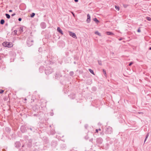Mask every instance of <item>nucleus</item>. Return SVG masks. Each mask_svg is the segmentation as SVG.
<instances>
[{
	"mask_svg": "<svg viewBox=\"0 0 151 151\" xmlns=\"http://www.w3.org/2000/svg\"><path fill=\"white\" fill-rule=\"evenodd\" d=\"M45 72L46 75H48L51 73L53 72V70L50 67H48L45 70Z\"/></svg>",
	"mask_w": 151,
	"mask_h": 151,
	"instance_id": "f257e3e1",
	"label": "nucleus"
},
{
	"mask_svg": "<svg viewBox=\"0 0 151 151\" xmlns=\"http://www.w3.org/2000/svg\"><path fill=\"white\" fill-rule=\"evenodd\" d=\"M112 132V128L109 127L105 129V133L106 134H111Z\"/></svg>",
	"mask_w": 151,
	"mask_h": 151,
	"instance_id": "f03ea898",
	"label": "nucleus"
},
{
	"mask_svg": "<svg viewBox=\"0 0 151 151\" xmlns=\"http://www.w3.org/2000/svg\"><path fill=\"white\" fill-rule=\"evenodd\" d=\"M3 44L4 46L8 47H10L13 46L12 43L9 42H4Z\"/></svg>",
	"mask_w": 151,
	"mask_h": 151,
	"instance_id": "7ed1b4c3",
	"label": "nucleus"
},
{
	"mask_svg": "<svg viewBox=\"0 0 151 151\" xmlns=\"http://www.w3.org/2000/svg\"><path fill=\"white\" fill-rule=\"evenodd\" d=\"M33 41L30 39H27V46L30 47L33 44Z\"/></svg>",
	"mask_w": 151,
	"mask_h": 151,
	"instance_id": "20e7f679",
	"label": "nucleus"
},
{
	"mask_svg": "<svg viewBox=\"0 0 151 151\" xmlns=\"http://www.w3.org/2000/svg\"><path fill=\"white\" fill-rule=\"evenodd\" d=\"M96 141L97 144L100 145L103 142V140L102 138L99 137L96 139Z\"/></svg>",
	"mask_w": 151,
	"mask_h": 151,
	"instance_id": "39448f33",
	"label": "nucleus"
},
{
	"mask_svg": "<svg viewBox=\"0 0 151 151\" xmlns=\"http://www.w3.org/2000/svg\"><path fill=\"white\" fill-rule=\"evenodd\" d=\"M69 35L74 38L76 39L77 37L75 33L72 32H69Z\"/></svg>",
	"mask_w": 151,
	"mask_h": 151,
	"instance_id": "423d86ee",
	"label": "nucleus"
},
{
	"mask_svg": "<svg viewBox=\"0 0 151 151\" xmlns=\"http://www.w3.org/2000/svg\"><path fill=\"white\" fill-rule=\"evenodd\" d=\"M61 76L59 72H57L55 75V78L57 79H58L60 78V77H61Z\"/></svg>",
	"mask_w": 151,
	"mask_h": 151,
	"instance_id": "0eeeda50",
	"label": "nucleus"
},
{
	"mask_svg": "<svg viewBox=\"0 0 151 151\" xmlns=\"http://www.w3.org/2000/svg\"><path fill=\"white\" fill-rule=\"evenodd\" d=\"M20 129L21 131L23 133H24L26 131V128L23 126H21Z\"/></svg>",
	"mask_w": 151,
	"mask_h": 151,
	"instance_id": "6e6552de",
	"label": "nucleus"
},
{
	"mask_svg": "<svg viewBox=\"0 0 151 151\" xmlns=\"http://www.w3.org/2000/svg\"><path fill=\"white\" fill-rule=\"evenodd\" d=\"M15 145L16 147L18 148L20 147L21 145V144L19 142H17L15 143Z\"/></svg>",
	"mask_w": 151,
	"mask_h": 151,
	"instance_id": "1a4fd4ad",
	"label": "nucleus"
},
{
	"mask_svg": "<svg viewBox=\"0 0 151 151\" xmlns=\"http://www.w3.org/2000/svg\"><path fill=\"white\" fill-rule=\"evenodd\" d=\"M40 26L42 29H44L46 27V24L44 22H42L40 24Z\"/></svg>",
	"mask_w": 151,
	"mask_h": 151,
	"instance_id": "9d476101",
	"label": "nucleus"
},
{
	"mask_svg": "<svg viewBox=\"0 0 151 151\" xmlns=\"http://www.w3.org/2000/svg\"><path fill=\"white\" fill-rule=\"evenodd\" d=\"M87 18L86 21L87 23H89L91 21V17L89 14H88L87 15Z\"/></svg>",
	"mask_w": 151,
	"mask_h": 151,
	"instance_id": "9b49d317",
	"label": "nucleus"
},
{
	"mask_svg": "<svg viewBox=\"0 0 151 151\" xmlns=\"http://www.w3.org/2000/svg\"><path fill=\"white\" fill-rule=\"evenodd\" d=\"M57 31L59 33H60L61 35H63V33L60 28V27H58L57 28Z\"/></svg>",
	"mask_w": 151,
	"mask_h": 151,
	"instance_id": "f8f14e48",
	"label": "nucleus"
},
{
	"mask_svg": "<svg viewBox=\"0 0 151 151\" xmlns=\"http://www.w3.org/2000/svg\"><path fill=\"white\" fill-rule=\"evenodd\" d=\"M44 67L43 66H41L39 68V71L42 73L43 72L44 70Z\"/></svg>",
	"mask_w": 151,
	"mask_h": 151,
	"instance_id": "ddd939ff",
	"label": "nucleus"
},
{
	"mask_svg": "<svg viewBox=\"0 0 151 151\" xmlns=\"http://www.w3.org/2000/svg\"><path fill=\"white\" fill-rule=\"evenodd\" d=\"M70 98L71 99H73L75 98V95L74 94H72L69 96Z\"/></svg>",
	"mask_w": 151,
	"mask_h": 151,
	"instance_id": "4468645a",
	"label": "nucleus"
},
{
	"mask_svg": "<svg viewBox=\"0 0 151 151\" xmlns=\"http://www.w3.org/2000/svg\"><path fill=\"white\" fill-rule=\"evenodd\" d=\"M57 145L56 142L55 141H52V145L53 147L56 146Z\"/></svg>",
	"mask_w": 151,
	"mask_h": 151,
	"instance_id": "2eb2a0df",
	"label": "nucleus"
},
{
	"mask_svg": "<svg viewBox=\"0 0 151 151\" xmlns=\"http://www.w3.org/2000/svg\"><path fill=\"white\" fill-rule=\"evenodd\" d=\"M93 20L97 24L99 22V20L96 18H94L93 19Z\"/></svg>",
	"mask_w": 151,
	"mask_h": 151,
	"instance_id": "dca6fc26",
	"label": "nucleus"
},
{
	"mask_svg": "<svg viewBox=\"0 0 151 151\" xmlns=\"http://www.w3.org/2000/svg\"><path fill=\"white\" fill-rule=\"evenodd\" d=\"M106 34H107V35H114L113 33L112 32L109 31L106 32Z\"/></svg>",
	"mask_w": 151,
	"mask_h": 151,
	"instance_id": "f3484780",
	"label": "nucleus"
},
{
	"mask_svg": "<svg viewBox=\"0 0 151 151\" xmlns=\"http://www.w3.org/2000/svg\"><path fill=\"white\" fill-rule=\"evenodd\" d=\"M23 27H20L19 31L21 33L23 32Z\"/></svg>",
	"mask_w": 151,
	"mask_h": 151,
	"instance_id": "a211bd4d",
	"label": "nucleus"
},
{
	"mask_svg": "<svg viewBox=\"0 0 151 151\" xmlns=\"http://www.w3.org/2000/svg\"><path fill=\"white\" fill-rule=\"evenodd\" d=\"M5 22V21L3 19H1L0 21V24H3Z\"/></svg>",
	"mask_w": 151,
	"mask_h": 151,
	"instance_id": "6ab92c4d",
	"label": "nucleus"
},
{
	"mask_svg": "<svg viewBox=\"0 0 151 151\" xmlns=\"http://www.w3.org/2000/svg\"><path fill=\"white\" fill-rule=\"evenodd\" d=\"M5 16H6V18L8 19H9L10 18V15L8 14H6Z\"/></svg>",
	"mask_w": 151,
	"mask_h": 151,
	"instance_id": "aec40b11",
	"label": "nucleus"
},
{
	"mask_svg": "<svg viewBox=\"0 0 151 151\" xmlns=\"http://www.w3.org/2000/svg\"><path fill=\"white\" fill-rule=\"evenodd\" d=\"M88 70L91 73L94 75V73L93 71V70H92V69H89Z\"/></svg>",
	"mask_w": 151,
	"mask_h": 151,
	"instance_id": "412c9836",
	"label": "nucleus"
},
{
	"mask_svg": "<svg viewBox=\"0 0 151 151\" xmlns=\"http://www.w3.org/2000/svg\"><path fill=\"white\" fill-rule=\"evenodd\" d=\"M70 75L71 76H73L74 74V73L73 71H70L69 73Z\"/></svg>",
	"mask_w": 151,
	"mask_h": 151,
	"instance_id": "4be33fe9",
	"label": "nucleus"
},
{
	"mask_svg": "<svg viewBox=\"0 0 151 151\" xmlns=\"http://www.w3.org/2000/svg\"><path fill=\"white\" fill-rule=\"evenodd\" d=\"M95 34L100 36L101 35L100 33L97 31L95 32Z\"/></svg>",
	"mask_w": 151,
	"mask_h": 151,
	"instance_id": "5701e85b",
	"label": "nucleus"
},
{
	"mask_svg": "<svg viewBox=\"0 0 151 151\" xmlns=\"http://www.w3.org/2000/svg\"><path fill=\"white\" fill-rule=\"evenodd\" d=\"M103 73L104 74V75L106 76V71L105 70L103 69Z\"/></svg>",
	"mask_w": 151,
	"mask_h": 151,
	"instance_id": "b1692460",
	"label": "nucleus"
},
{
	"mask_svg": "<svg viewBox=\"0 0 151 151\" xmlns=\"http://www.w3.org/2000/svg\"><path fill=\"white\" fill-rule=\"evenodd\" d=\"M35 15V14L34 13H32L31 15H30V17H34V16Z\"/></svg>",
	"mask_w": 151,
	"mask_h": 151,
	"instance_id": "393cba45",
	"label": "nucleus"
},
{
	"mask_svg": "<svg viewBox=\"0 0 151 151\" xmlns=\"http://www.w3.org/2000/svg\"><path fill=\"white\" fill-rule=\"evenodd\" d=\"M146 19L147 20H148L149 21H151V18L149 17H146Z\"/></svg>",
	"mask_w": 151,
	"mask_h": 151,
	"instance_id": "a878e982",
	"label": "nucleus"
},
{
	"mask_svg": "<svg viewBox=\"0 0 151 151\" xmlns=\"http://www.w3.org/2000/svg\"><path fill=\"white\" fill-rule=\"evenodd\" d=\"M98 62L99 65H102V62L101 61L98 60Z\"/></svg>",
	"mask_w": 151,
	"mask_h": 151,
	"instance_id": "bb28decb",
	"label": "nucleus"
},
{
	"mask_svg": "<svg viewBox=\"0 0 151 151\" xmlns=\"http://www.w3.org/2000/svg\"><path fill=\"white\" fill-rule=\"evenodd\" d=\"M115 9L118 10V11L119 10V6H115Z\"/></svg>",
	"mask_w": 151,
	"mask_h": 151,
	"instance_id": "cd10ccee",
	"label": "nucleus"
},
{
	"mask_svg": "<svg viewBox=\"0 0 151 151\" xmlns=\"http://www.w3.org/2000/svg\"><path fill=\"white\" fill-rule=\"evenodd\" d=\"M14 35H16L17 34V31L16 30H15L14 31Z\"/></svg>",
	"mask_w": 151,
	"mask_h": 151,
	"instance_id": "c85d7f7f",
	"label": "nucleus"
},
{
	"mask_svg": "<svg viewBox=\"0 0 151 151\" xmlns=\"http://www.w3.org/2000/svg\"><path fill=\"white\" fill-rule=\"evenodd\" d=\"M29 142L30 143V145H31L32 142V140L31 139H29Z\"/></svg>",
	"mask_w": 151,
	"mask_h": 151,
	"instance_id": "c756f323",
	"label": "nucleus"
},
{
	"mask_svg": "<svg viewBox=\"0 0 151 151\" xmlns=\"http://www.w3.org/2000/svg\"><path fill=\"white\" fill-rule=\"evenodd\" d=\"M50 116H52L54 114L53 112H51L50 113Z\"/></svg>",
	"mask_w": 151,
	"mask_h": 151,
	"instance_id": "7c9ffc66",
	"label": "nucleus"
},
{
	"mask_svg": "<svg viewBox=\"0 0 151 151\" xmlns=\"http://www.w3.org/2000/svg\"><path fill=\"white\" fill-rule=\"evenodd\" d=\"M133 64V62H131L129 64V66H131Z\"/></svg>",
	"mask_w": 151,
	"mask_h": 151,
	"instance_id": "2f4dec72",
	"label": "nucleus"
},
{
	"mask_svg": "<svg viewBox=\"0 0 151 151\" xmlns=\"http://www.w3.org/2000/svg\"><path fill=\"white\" fill-rule=\"evenodd\" d=\"M4 90H0V93H2L4 92Z\"/></svg>",
	"mask_w": 151,
	"mask_h": 151,
	"instance_id": "473e14b6",
	"label": "nucleus"
},
{
	"mask_svg": "<svg viewBox=\"0 0 151 151\" xmlns=\"http://www.w3.org/2000/svg\"><path fill=\"white\" fill-rule=\"evenodd\" d=\"M137 32H141V30L140 29V28H139L137 30Z\"/></svg>",
	"mask_w": 151,
	"mask_h": 151,
	"instance_id": "72a5a7b5",
	"label": "nucleus"
},
{
	"mask_svg": "<svg viewBox=\"0 0 151 151\" xmlns=\"http://www.w3.org/2000/svg\"><path fill=\"white\" fill-rule=\"evenodd\" d=\"M93 138H91V139L90 140H89V141L91 142H92L93 141Z\"/></svg>",
	"mask_w": 151,
	"mask_h": 151,
	"instance_id": "f704fd0d",
	"label": "nucleus"
},
{
	"mask_svg": "<svg viewBox=\"0 0 151 151\" xmlns=\"http://www.w3.org/2000/svg\"><path fill=\"white\" fill-rule=\"evenodd\" d=\"M85 127L86 129H87L88 127V125L87 124H85L84 126Z\"/></svg>",
	"mask_w": 151,
	"mask_h": 151,
	"instance_id": "c9c22d12",
	"label": "nucleus"
},
{
	"mask_svg": "<svg viewBox=\"0 0 151 151\" xmlns=\"http://www.w3.org/2000/svg\"><path fill=\"white\" fill-rule=\"evenodd\" d=\"M28 129H30V130H31L32 131V128L29 127V128H28Z\"/></svg>",
	"mask_w": 151,
	"mask_h": 151,
	"instance_id": "e433bc0d",
	"label": "nucleus"
},
{
	"mask_svg": "<svg viewBox=\"0 0 151 151\" xmlns=\"http://www.w3.org/2000/svg\"><path fill=\"white\" fill-rule=\"evenodd\" d=\"M22 20V19L21 18H19L18 19V20L19 21H21Z\"/></svg>",
	"mask_w": 151,
	"mask_h": 151,
	"instance_id": "4c0bfd02",
	"label": "nucleus"
},
{
	"mask_svg": "<svg viewBox=\"0 0 151 151\" xmlns=\"http://www.w3.org/2000/svg\"><path fill=\"white\" fill-rule=\"evenodd\" d=\"M147 138H148L147 137H145V141H144V142H145L147 140Z\"/></svg>",
	"mask_w": 151,
	"mask_h": 151,
	"instance_id": "58836bf2",
	"label": "nucleus"
},
{
	"mask_svg": "<svg viewBox=\"0 0 151 151\" xmlns=\"http://www.w3.org/2000/svg\"><path fill=\"white\" fill-rule=\"evenodd\" d=\"M147 138H148L147 137H145V141H144V142H145L147 140Z\"/></svg>",
	"mask_w": 151,
	"mask_h": 151,
	"instance_id": "ea45409f",
	"label": "nucleus"
},
{
	"mask_svg": "<svg viewBox=\"0 0 151 151\" xmlns=\"http://www.w3.org/2000/svg\"><path fill=\"white\" fill-rule=\"evenodd\" d=\"M15 14H16L15 13H14V14H12V16L13 17V16H14V15H15Z\"/></svg>",
	"mask_w": 151,
	"mask_h": 151,
	"instance_id": "a19ab883",
	"label": "nucleus"
},
{
	"mask_svg": "<svg viewBox=\"0 0 151 151\" xmlns=\"http://www.w3.org/2000/svg\"><path fill=\"white\" fill-rule=\"evenodd\" d=\"M51 134L52 135H53L54 134H55V132L53 131L52 132Z\"/></svg>",
	"mask_w": 151,
	"mask_h": 151,
	"instance_id": "79ce46f5",
	"label": "nucleus"
},
{
	"mask_svg": "<svg viewBox=\"0 0 151 151\" xmlns=\"http://www.w3.org/2000/svg\"><path fill=\"white\" fill-rule=\"evenodd\" d=\"M149 135V133H148L146 135V137H148Z\"/></svg>",
	"mask_w": 151,
	"mask_h": 151,
	"instance_id": "37998d69",
	"label": "nucleus"
},
{
	"mask_svg": "<svg viewBox=\"0 0 151 151\" xmlns=\"http://www.w3.org/2000/svg\"><path fill=\"white\" fill-rule=\"evenodd\" d=\"M98 131H98V129H96V132H97V133L98 132Z\"/></svg>",
	"mask_w": 151,
	"mask_h": 151,
	"instance_id": "c03bdc74",
	"label": "nucleus"
},
{
	"mask_svg": "<svg viewBox=\"0 0 151 151\" xmlns=\"http://www.w3.org/2000/svg\"><path fill=\"white\" fill-rule=\"evenodd\" d=\"M74 0V1L76 2H77L78 1V0Z\"/></svg>",
	"mask_w": 151,
	"mask_h": 151,
	"instance_id": "a18cd8bd",
	"label": "nucleus"
},
{
	"mask_svg": "<svg viewBox=\"0 0 151 151\" xmlns=\"http://www.w3.org/2000/svg\"><path fill=\"white\" fill-rule=\"evenodd\" d=\"M32 151H38V150L37 149H35Z\"/></svg>",
	"mask_w": 151,
	"mask_h": 151,
	"instance_id": "49530a36",
	"label": "nucleus"
},
{
	"mask_svg": "<svg viewBox=\"0 0 151 151\" xmlns=\"http://www.w3.org/2000/svg\"><path fill=\"white\" fill-rule=\"evenodd\" d=\"M122 40V38H121L119 39V40L120 41L121 40Z\"/></svg>",
	"mask_w": 151,
	"mask_h": 151,
	"instance_id": "de8ad7c7",
	"label": "nucleus"
},
{
	"mask_svg": "<svg viewBox=\"0 0 151 151\" xmlns=\"http://www.w3.org/2000/svg\"><path fill=\"white\" fill-rule=\"evenodd\" d=\"M12 10H9V12H12Z\"/></svg>",
	"mask_w": 151,
	"mask_h": 151,
	"instance_id": "09e8293b",
	"label": "nucleus"
},
{
	"mask_svg": "<svg viewBox=\"0 0 151 151\" xmlns=\"http://www.w3.org/2000/svg\"><path fill=\"white\" fill-rule=\"evenodd\" d=\"M36 115H37V114H34V116H36Z\"/></svg>",
	"mask_w": 151,
	"mask_h": 151,
	"instance_id": "8fccbe9b",
	"label": "nucleus"
},
{
	"mask_svg": "<svg viewBox=\"0 0 151 151\" xmlns=\"http://www.w3.org/2000/svg\"><path fill=\"white\" fill-rule=\"evenodd\" d=\"M41 49L40 48H39V51H40V50Z\"/></svg>",
	"mask_w": 151,
	"mask_h": 151,
	"instance_id": "3c124183",
	"label": "nucleus"
},
{
	"mask_svg": "<svg viewBox=\"0 0 151 151\" xmlns=\"http://www.w3.org/2000/svg\"><path fill=\"white\" fill-rule=\"evenodd\" d=\"M149 50H151V47H150V48H149Z\"/></svg>",
	"mask_w": 151,
	"mask_h": 151,
	"instance_id": "603ef678",
	"label": "nucleus"
},
{
	"mask_svg": "<svg viewBox=\"0 0 151 151\" xmlns=\"http://www.w3.org/2000/svg\"><path fill=\"white\" fill-rule=\"evenodd\" d=\"M111 54H114V52H111Z\"/></svg>",
	"mask_w": 151,
	"mask_h": 151,
	"instance_id": "864d4df0",
	"label": "nucleus"
},
{
	"mask_svg": "<svg viewBox=\"0 0 151 151\" xmlns=\"http://www.w3.org/2000/svg\"><path fill=\"white\" fill-rule=\"evenodd\" d=\"M98 131H101V129H98Z\"/></svg>",
	"mask_w": 151,
	"mask_h": 151,
	"instance_id": "5fc2aeb1",
	"label": "nucleus"
},
{
	"mask_svg": "<svg viewBox=\"0 0 151 151\" xmlns=\"http://www.w3.org/2000/svg\"><path fill=\"white\" fill-rule=\"evenodd\" d=\"M24 145H22V147H24Z\"/></svg>",
	"mask_w": 151,
	"mask_h": 151,
	"instance_id": "6e6d98bb",
	"label": "nucleus"
},
{
	"mask_svg": "<svg viewBox=\"0 0 151 151\" xmlns=\"http://www.w3.org/2000/svg\"><path fill=\"white\" fill-rule=\"evenodd\" d=\"M27 100V99H25V100Z\"/></svg>",
	"mask_w": 151,
	"mask_h": 151,
	"instance_id": "4d7b16f0",
	"label": "nucleus"
},
{
	"mask_svg": "<svg viewBox=\"0 0 151 151\" xmlns=\"http://www.w3.org/2000/svg\"><path fill=\"white\" fill-rule=\"evenodd\" d=\"M26 137L27 138L28 137V136H26Z\"/></svg>",
	"mask_w": 151,
	"mask_h": 151,
	"instance_id": "13d9d810",
	"label": "nucleus"
},
{
	"mask_svg": "<svg viewBox=\"0 0 151 151\" xmlns=\"http://www.w3.org/2000/svg\"><path fill=\"white\" fill-rule=\"evenodd\" d=\"M7 129H9V128L7 127Z\"/></svg>",
	"mask_w": 151,
	"mask_h": 151,
	"instance_id": "bf43d9fd",
	"label": "nucleus"
},
{
	"mask_svg": "<svg viewBox=\"0 0 151 151\" xmlns=\"http://www.w3.org/2000/svg\"><path fill=\"white\" fill-rule=\"evenodd\" d=\"M74 63H75V62H74Z\"/></svg>",
	"mask_w": 151,
	"mask_h": 151,
	"instance_id": "052dcab7",
	"label": "nucleus"
}]
</instances>
